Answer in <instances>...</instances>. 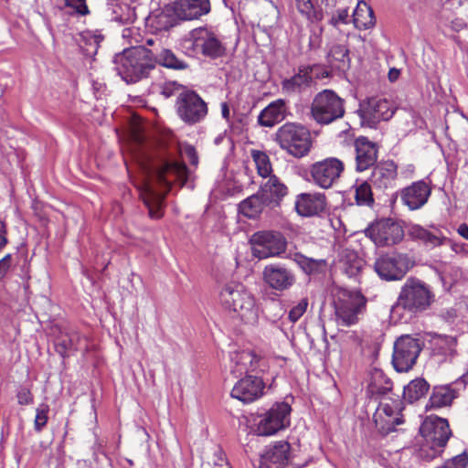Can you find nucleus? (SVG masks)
<instances>
[{
  "label": "nucleus",
  "instance_id": "f257e3e1",
  "mask_svg": "<svg viewBox=\"0 0 468 468\" xmlns=\"http://www.w3.org/2000/svg\"><path fill=\"white\" fill-rule=\"evenodd\" d=\"M172 178L185 185L188 178L186 165L177 162H165L156 169L148 166L142 168L141 177L134 185L152 218L158 219L163 216V202Z\"/></svg>",
  "mask_w": 468,
  "mask_h": 468
},
{
  "label": "nucleus",
  "instance_id": "f03ea898",
  "mask_svg": "<svg viewBox=\"0 0 468 468\" xmlns=\"http://www.w3.org/2000/svg\"><path fill=\"white\" fill-rule=\"evenodd\" d=\"M220 304L226 310L234 313L247 324H253L259 316V307L254 296L240 282L225 283L218 295Z\"/></svg>",
  "mask_w": 468,
  "mask_h": 468
},
{
  "label": "nucleus",
  "instance_id": "7ed1b4c3",
  "mask_svg": "<svg viewBox=\"0 0 468 468\" xmlns=\"http://www.w3.org/2000/svg\"><path fill=\"white\" fill-rule=\"evenodd\" d=\"M118 74L127 83L136 82L146 77L154 68V59L151 50L143 47L124 49L114 58Z\"/></svg>",
  "mask_w": 468,
  "mask_h": 468
},
{
  "label": "nucleus",
  "instance_id": "20e7f679",
  "mask_svg": "<svg viewBox=\"0 0 468 468\" xmlns=\"http://www.w3.org/2000/svg\"><path fill=\"white\" fill-rule=\"evenodd\" d=\"M184 53L189 57L199 55L216 58L225 54L226 48L214 32L207 27H197L181 41Z\"/></svg>",
  "mask_w": 468,
  "mask_h": 468
},
{
  "label": "nucleus",
  "instance_id": "39448f33",
  "mask_svg": "<svg viewBox=\"0 0 468 468\" xmlns=\"http://www.w3.org/2000/svg\"><path fill=\"white\" fill-rule=\"evenodd\" d=\"M420 431L425 440L420 451V457L431 461L441 454L451 436L448 421L437 416H429L422 422Z\"/></svg>",
  "mask_w": 468,
  "mask_h": 468
},
{
  "label": "nucleus",
  "instance_id": "423d86ee",
  "mask_svg": "<svg viewBox=\"0 0 468 468\" xmlns=\"http://www.w3.org/2000/svg\"><path fill=\"white\" fill-rule=\"evenodd\" d=\"M275 141L282 150L294 157L305 155L312 146L309 131L295 122L282 125L275 133Z\"/></svg>",
  "mask_w": 468,
  "mask_h": 468
},
{
  "label": "nucleus",
  "instance_id": "0eeeda50",
  "mask_svg": "<svg viewBox=\"0 0 468 468\" xmlns=\"http://www.w3.org/2000/svg\"><path fill=\"white\" fill-rule=\"evenodd\" d=\"M313 118L320 124H329L345 114V101L335 91L324 90L313 100Z\"/></svg>",
  "mask_w": 468,
  "mask_h": 468
},
{
  "label": "nucleus",
  "instance_id": "6e6552de",
  "mask_svg": "<svg viewBox=\"0 0 468 468\" xmlns=\"http://www.w3.org/2000/svg\"><path fill=\"white\" fill-rule=\"evenodd\" d=\"M430 292L419 281H409L403 287L396 304L391 309L393 316L401 315L400 310L416 312L430 304Z\"/></svg>",
  "mask_w": 468,
  "mask_h": 468
},
{
  "label": "nucleus",
  "instance_id": "1a4fd4ad",
  "mask_svg": "<svg viewBox=\"0 0 468 468\" xmlns=\"http://www.w3.org/2000/svg\"><path fill=\"white\" fill-rule=\"evenodd\" d=\"M338 325L350 326L358 322V315L365 306L364 297L356 292L341 290L334 303Z\"/></svg>",
  "mask_w": 468,
  "mask_h": 468
},
{
  "label": "nucleus",
  "instance_id": "9d476101",
  "mask_svg": "<svg viewBox=\"0 0 468 468\" xmlns=\"http://www.w3.org/2000/svg\"><path fill=\"white\" fill-rule=\"evenodd\" d=\"M291 406L286 402L273 404L265 413L258 417L255 432L260 436H271L286 429L291 422Z\"/></svg>",
  "mask_w": 468,
  "mask_h": 468
},
{
  "label": "nucleus",
  "instance_id": "9b49d317",
  "mask_svg": "<svg viewBox=\"0 0 468 468\" xmlns=\"http://www.w3.org/2000/svg\"><path fill=\"white\" fill-rule=\"evenodd\" d=\"M396 112L393 102L387 99L370 98L363 101L357 109L361 124L375 128L380 122L390 120Z\"/></svg>",
  "mask_w": 468,
  "mask_h": 468
},
{
  "label": "nucleus",
  "instance_id": "f8f14e48",
  "mask_svg": "<svg viewBox=\"0 0 468 468\" xmlns=\"http://www.w3.org/2000/svg\"><path fill=\"white\" fill-rule=\"evenodd\" d=\"M422 349L421 342L409 335L399 337L393 347L392 364L398 372H407L416 363Z\"/></svg>",
  "mask_w": 468,
  "mask_h": 468
},
{
  "label": "nucleus",
  "instance_id": "ddd939ff",
  "mask_svg": "<svg viewBox=\"0 0 468 468\" xmlns=\"http://www.w3.org/2000/svg\"><path fill=\"white\" fill-rule=\"evenodd\" d=\"M229 371L235 377L268 370L267 359L251 349H236L229 353Z\"/></svg>",
  "mask_w": 468,
  "mask_h": 468
},
{
  "label": "nucleus",
  "instance_id": "4468645a",
  "mask_svg": "<svg viewBox=\"0 0 468 468\" xmlns=\"http://www.w3.org/2000/svg\"><path fill=\"white\" fill-rule=\"evenodd\" d=\"M252 254L259 259L275 257L284 252L287 242L285 238L275 231H258L250 239Z\"/></svg>",
  "mask_w": 468,
  "mask_h": 468
},
{
  "label": "nucleus",
  "instance_id": "2eb2a0df",
  "mask_svg": "<svg viewBox=\"0 0 468 468\" xmlns=\"http://www.w3.org/2000/svg\"><path fill=\"white\" fill-rule=\"evenodd\" d=\"M365 233L378 247L398 244L404 237L402 227L391 219H381L371 224Z\"/></svg>",
  "mask_w": 468,
  "mask_h": 468
},
{
  "label": "nucleus",
  "instance_id": "dca6fc26",
  "mask_svg": "<svg viewBox=\"0 0 468 468\" xmlns=\"http://www.w3.org/2000/svg\"><path fill=\"white\" fill-rule=\"evenodd\" d=\"M210 11V3L208 0H175L167 5L164 13L176 20H194L207 15Z\"/></svg>",
  "mask_w": 468,
  "mask_h": 468
},
{
  "label": "nucleus",
  "instance_id": "f3484780",
  "mask_svg": "<svg viewBox=\"0 0 468 468\" xmlns=\"http://www.w3.org/2000/svg\"><path fill=\"white\" fill-rule=\"evenodd\" d=\"M343 171V162L335 157L325 158L311 166L312 178L322 188L332 186Z\"/></svg>",
  "mask_w": 468,
  "mask_h": 468
},
{
  "label": "nucleus",
  "instance_id": "a211bd4d",
  "mask_svg": "<svg viewBox=\"0 0 468 468\" xmlns=\"http://www.w3.org/2000/svg\"><path fill=\"white\" fill-rule=\"evenodd\" d=\"M265 383L257 376L246 375L233 386L230 396L242 403H252L264 395Z\"/></svg>",
  "mask_w": 468,
  "mask_h": 468
},
{
  "label": "nucleus",
  "instance_id": "6ab92c4d",
  "mask_svg": "<svg viewBox=\"0 0 468 468\" xmlns=\"http://www.w3.org/2000/svg\"><path fill=\"white\" fill-rule=\"evenodd\" d=\"M401 402L399 399H387L381 402L374 414V421L382 432H390L402 423Z\"/></svg>",
  "mask_w": 468,
  "mask_h": 468
},
{
  "label": "nucleus",
  "instance_id": "aec40b11",
  "mask_svg": "<svg viewBox=\"0 0 468 468\" xmlns=\"http://www.w3.org/2000/svg\"><path fill=\"white\" fill-rule=\"evenodd\" d=\"M176 110L180 118L186 122L195 123L207 114L206 103L195 92H183L176 101Z\"/></svg>",
  "mask_w": 468,
  "mask_h": 468
},
{
  "label": "nucleus",
  "instance_id": "412c9836",
  "mask_svg": "<svg viewBox=\"0 0 468 468\" xmlns=\"http://www.w3.org/2000/svg\"><path fill=\"white\" fill-rule=\"evenodd\" d=\"M410 262L406 256L400 254L384 255L375 262L377 273L385 280H400L409 270Z\"/></svg>",
  "mask_w": 468,
  "mask_h": 468
},
{
  "label": "nucleus",
  "instance_id": "4be33fe9",
  "mask_svg": "<svg viewBox=\"0 0 468 468\" xmlns=\"http://www.w3.org/2000/svg\"><path fill=\"white\" fill-rule=\"evenodd\" d=\"M290 444L277 441L266 447L261 456L260 468H284L290 461Z\"/></svg>",
  "mask_w": 468,
  "mask_h": 468
},
{
  "label": "nucleus",
  "instance_id": "5701e85b",
  "mask_svg": "<svg viewBox=\"0 0 468 468\" xmlns=\"http://www.w3.org/2000/svg\"><path fill=\"white\" fill-rule=\"evenodd\" d=\"M314 74L322 78L329 76V72L326 69H321L317 66H314L312 68H303L301 69L299 72L292 78L282 80V91L288 94L300 92L302 90L310 86Z\"/></svg>",
  "mask_w": 468,
  "mask_h": 468
},
{
  "label": "nucleus",
  "instance_id": "b1692460",
  "mask_svg": "<svg viewBox=\"0 0 468 468\" xmlns=\"http://www.w3.org/2000/svg\"><path fill=\"white\" fill-rule=\"evenodd\" d=\"M262 275L264 282L275 291L288 290L295 282L293 272L278 264L267 265Z\"/></svg>",
  "mask_w": 468,
  "mask_h": 468
},
{
  "label": "nucleus",
  "instance_id": "393cba45",
  "mask_svg": "<svg viewBox=\"0 0 468 468\" xmlns=\"http://www.w3.org/2000/svg\"><path fill=\"white\" fill-rule=\"evenodd\" d=\"M431 193V189L429 185L425 181L420 180L403 188L400 192V199L409 209L416 210L427 203Z\"/></svg>",
  "mask_w": 468,
  "mask_h": 468
},
{
  "label": "nucleus",
  "instance_id": "a878e982",
  "mask_svg": "<svg viewBox=\"0 0 468 468\" xmlns=\"http://www.w3.org/2000/svg\"><path fill=\"white\" fill-rule=\"evenodd\" d=\"M295 210L302 217H313L325 207V197L321 193H302L296 196Z\"/></svg>",
  "mask_w": 468,
  "mask_h": 468
},
{
  "label": "nucleus",
  "instance_id": "bb28decb",
  "mask_svg": "<svg viewBox=\"0 0 468 468\" xmlns=\"http://www.w3.org/2000/svg\"><path fill=\"white\" fill-rule=\"evenodd\" d=\"M355 146L356 169L358 171H365L376 163L378 151L372 142L366 137H359L356 140Z\"/></svg>",
  "mask_w": 468,
  "mask_h": 468
},
{
  "label": "nucleus",
  "instance_id": "cd10ccee",
  "mask_svg": "<svg viewBox=\"0 0 468 468\" xmlns=\"http://www.w3.org/2000/svg\"><path fill=\"white\" fill-rule=\"evenodd\" d=\"M286 102L282 99L271 101L259 114L258 122L261 126L272 127L284 120L286 116Z\"/></svg>",
  "mask_w": 468,
  "mask_h": 468
},
{
  "label": "nucleus",
  "instance_id": "c85d7f7f",
  "mask_svg": "<svg viewBox=\"0 0 468 468\" xmlns=\"http://www.w3.org/2000/svg\"><path fill=\"white\" fill-rule=\"evenodd\" d=\"M287 194V186L275 176H271L261 186V196L267 203L278 204Z\"/></svg>",
  "mask_w": 468,
  "mask_h": 468
},
{
  "label": "nucleus",
  "instance_id": "c756f323",
  "mask_svg": "<svg viewBox=\"0 0 468 468\" xmlns=\"http://www.w3.org/2000/svg\"><path fill=\"white\" fill-rule=\"evenodd\" d=\"M397 176V166L393 162H386L375 167L372 174L374 184L387 188L391 186Z\"/></svg>",
  "mask_w": 468,
  "mask_h": 468
},
{
  "label": "nucleus",
  "instance_id": "7c9ffc66",
  "mask_svg": "<svg viewBox=\"0 0 468 468\" xmlns=\"http://www.w3.org/2000/svg\"><path fill=\"white\" fill-rule=\"evenodd\" d=\"M352 21L359 30L372 27L375 25L373 10L366 2L359 1L354 10Z\"/></svg>",
  "mask_w": 468,
  "mask_h": 468
},
{
  "label": "nucleus",
  "instance_id": "2f4dec72",
  "mask_svg": "<svg viewBox=\"0 0 468 468\" xmlns=\"http://www.w3.org/2000/svg\"><path fill=\"white\" fill-rule=\"evenodd\" d=\"M408 232L412 239L421 241L429 248L438 247L446 240L442 235L431 232L420 225L410 226Z\"/></svg>",
  "mask_w": 468,
  "mask_h": 468
},
{
  "label": "nucleus",
  "instance_id": "473e14b6",
  "mask_svg": "<svg viewBox=\"0 0 468 468\" xmlns=\"http://www.w3.org/2000/svg\"><path fill=\"white\" fill-rule=\"evenodd\" d=\"M368 389L372 395L386 394L392 389V382L381 369L374 368L370 372Z\"/></svg>",
  "mask_w": 468,
  "mask_h": 468
},
{
  "label": "nucleus",
  "instance_id": "72a5a7b5",
  "mask_svg": "<svg viewBox=\"0 0 468 468\" xmlns=\"http://www.w3.org/2000/svg\"><path fill=\"white\" fill-rule=\"evenodd\" d=\"M455 396V391L449 385L435 387L427 407L431 409L446 407L452 403Z\"/></svg>",
  "mask_w": 468,
  "mask_h": 468
},
{
  "label": "nucleus",
  "instance_id": "f704fd0d",
  "mask_svg": "<svg viewBox=\"0 0 468 468\" xmlns=\"http://www.w3.org/2000/svg\"><path fill=\"white\" fill-rule=\"evenodd\" d=\"M294 3L297 11L308 23L316 24L324 19L323 9L315 6L312 0H294Z\"/></svg>",
  "mask_w": 468,
  "mask_h": 468
},
{
  "label": "nucleus",
  "instance_id": "c9c22d12",
  "mask_svg": "<svg viewBox=\"0 0 468 468\" xmlns=\"http://www.w3.org/2000/svg\"><path fill=\"white\" fill-rule=\"evenodd\" d=\"M327 62L333 69L345 70L349 64L348 50L344 45H334L331 47Z\"/></svg>",
  "mask_w": 468,
  "mask_h": 468
},
{
  "label": "nucleus",
  "instance_id": "e433bc0d",
  "mask_svg": "<svg viewBox=\"0 0 468 468\" xmlns=\"http://www.w3.org/2000/svg\"><path fill=\"white\" fill-rule=\"evenodd\" d=\"M265 204L262 196L252 195L239 204V210L243 216L253 218L261 213Z\"/></svg>",
  "mask_w": 468,
  "mask_h": 468
},
{
  "label": "nucleus",
  "instance_id": "4c0bfd02",
  "mask_svg": "<svg viewBox=\"0 0 468 468\" xmlns=\"http://www.w3.org/2000/svg\"><path fill=\"white\" fill-rule=\"evenodd\" d=\"M341 263L345 272L352 277L356 276L363 268L364 261L357 253L351 250H345L341 256Z\"/></svg>",
  "mask_w": 468,
  "mask_h": 468
},
{
  "label": "nucleus",
  "instance_id": "58836bf2",
  "mask_svg": "<svg viewBox=\"0 0 468 468\" xmlns=\"http://www.w3.org/2000/svg\"><path fill=\"white\" fill-rule=\"evenodd\" d=\"M429 389V384L423 378H416L404 387L403 396L405 399L412 402L423 397Z\"/></svg>",
  "mask_w": 468,
  "mask_h": 468
},
{
  "label": "nucleus",
  "instance_id": "ea45409f",
  "mask_svg": "<svg viewBox=\"0 0 468 468\" xmlns=\"http://www.w3.org/2000/svg\"><path fill=\"white\" fill-rule=\"evenodd\" d=\"M293 260L307 274L322 271L325 268L326 264L324 260H314L299 253L294 255Z\"/></svg>",
  "mask_w": 468,
  "mask_h": 468
},
{
  "label": "nucleus",
  "instance_id": "a19ab883",
  "mask_svg": "<svg viewBox=\"0 0 468 468\" xmlns=\"http://www.w3.org/2000/svg\"><path fill=\"white\" fill-rule=\"evenodd\" d=\"M251 157L255 163L259 176L264 178L270 177L272 168L269 156L264 152L252 150Z\"/></svg>",
  "mask_w": 468,
  "mask_h": 468
},
{
  "label": "nucleus",
  "instance_id": "79ce46f5",
  "mask_svg": "<svg viewBox=\"0 0 468 468\" xmlns=\"http://www.w3.org/2000/svg\"><path fill=\"white\" fill-rule=\"evenodd\" d=\"M154 64L159 63L160 65L171 68V69H184L186 65L184 62L177 59L175 54L169 49H163L154 58Z\"/></svg>",
  "mask_w": 468,
  "mask_h": 468
},
{
  "label": "nucleus",
  "instance_id": "37998d69",
  "mask_svg": "<svg viewBox=\"0 0 468 468\" xmlns=\"http://www.w3.org/2000/svg\"><path fill=\"white\" fill-rule=\"evenodd\" d=\"M433 352L447 356L453 351L455 341L451 336H436L432 340Z\"/></svg>",
  "mask_w": 468,
  "mask_h": 468
},
{
  "label": "nucleus",
  "instance_id": "c03bdc74",
  "mask_svg": "<svg viewBox=\"0 0 468 468\" xmlns=\"http://www.w3.org/2000/svg\"><path fill=\"white\" fill-rule=\"evenodd\" d=\"M355 197L357 205L359 206H369L373 203V197L371 187L367 182H362L356 186Z\"/></svg>",
  "mask_w": 468,
  "mask_h": 468
},
{
  "label": "nucleus",
  "instance_id": "a18cd8bd",
  "mask_svg": "<svg viewBox=\"0 0 468 468\" xmlns=\"http://www.w3.org/2000/svg\"><path fill=\"white\" fill-rule=\"evenodd\" d=\"M48 406L47 404H41L37 408L35 417V428L37 431H40L48 421Z\"/></svg>",
  "mask_w": 468,
  "mask_h": 468
},
{
  "label": "nucleus",
  "instance_id": "49530a36",
  "mask_svg": "<svg viewBox=\"0 0 468 468\" xmlns=\"http://www.w3.org/2000/svg\"><path fill=\"white\" fill-rule=\"evenodd\" d=\"M308 307V300L306 298L302 299L295 306H293L290 313L289 318L292 322L298 321L303 314L306 312Z\"/></svg>",
  "mask_w": 468,
  "mask_h": 468
},
{
  "label": "nucleus",
  "instance_id": "de8ad7c7",
  "mask_svg": "<svg viewBox=\"0 0 468 468\" xmlns=\"http://www.w3.org/2000/svg\"><path fill=\"white\" fill-rule=\"evenodd\" d=\"M180 154L184 160H187L191 165H197L198 158L196 149L189 144H185L180 147Z\"/></svg>",
  "mask_w": 468,
  "mask_h": 468
},
{
  "label": "nucleus",
  "instance_id": "09e8293b",
  "mask_svg": "<svg viewBox=\"0 0 468 468\" xmlns=\"http://www.w3.org/2000/svg\"><path fill=\"white\" fill-rule=\"evenodd\" d=\"M56 348L62 356H66L69 352L76 349L77 347L74 346L73 339L71 337L65 336L57 342Z\"/></svg>",
  "mask_w": 468,
  "mask_h": 468
},
{
  "label": "nucleus",
  "instance_id": "8fccbe9b",
  "mask_svg": "<svg viewBox=\"0 0 468 468\" xmlns=\"http://www.w3.org/2000/svg\"><path fill=\"white\" fill-rule=\"evenodd\" d=\"M67 5L74 8L80 15H87L89 13L86 0H66Z\"/></svg>",
  "mask_w": 468,
  "mask_h": 468
},
{
  "label": "nucleus",
  "instance_id": "3c124183",
  "mask_svg": "<svg viewBox=\"0 0 468 468\" xmlns=\"http://www.w3.org/2000/svg\"><path fill=\"white\" fill-rule=\"evenodd\" d=\"M348 10L344 8V9H339L337 10V13L335 16H334L332 18H331V24L333 26H338L340 24H347L348 23Z\"/></svg>",
  "mask_w": 468,
  "mask_h": 468
},
{
  "label": "nucleus",
  "instance_id": "603ef678",
  "mask_svg": "<svg viewBox=\"0 0 468 468\" xmlns=\"http://www.w3.org/2000/svg\"><path fill=\"white\" fill-rule=\"evenodd\" d=\"M131 136L133 140L135 142H142L143 141V135H142V129L140 126V120L139 118H134L132 127H131Z\"/></svg>",
  "mask_w": 468,
  "mask_h": 468
},
{
  "label": "nucleus",
  "instance_id": "864d4df0",
  "mask_svg": "<svg viewBox=\"0 0 468 468\" xmlns=\"http://www.w3.org/2000/svg\"><path fill=\"white\" fill-rule=\"evenodd\" d=\"M17 400L20 405H28L33 401L31 392L27 388H22L17 393Z\"/></svg>",
  "mask_w": 468,
  "mask_h": 468
},
{
  "label": "nucleus",
  "instance_id": "5fc2aeb1",
  "mask_svg": "<svg viewBox=\"0 0 468 468\" xmlns=\"http://www.w3.org/2000/svg\"><path fill=\"white\" fill-rule=\"evenodd\" d=\"M11 254H6L0 260V280H2L10 268Z\"/></svg>",
  "mask_w": 468,
  "mask_h": 468
},
{
  "label": "nucleus",
  "instance_id": "6e6d98bb",
  "mask_svg": "<svg viewBox=\"0 0 468 468\" xmlns=\"http://www.w3.org/2000/svg\"><path fill=\"white\" fill-rule=\"evenodd\" d=\"M215 457L217 460L215 461L214 468H230L224 454L220 451L216 452Z\"/></svg>",
  "mask_w": 468,
  "mask_h": 468
},
{
  "label": "nucleus",
  "instance_id": "4d7b16f0",
  "mask_svg": "<svg viewBox=\"0 0 468 468\" xmlns=\"http://www.w3.org/2000/svg\"><path fill=\"white\" fill-rule=\"evenodd\" d=\"M126 14L121 15L120 16H116L121 23H132L135 19V14L133 10H131L128 6H125Z\"/></svg>",
  "mask_w": 468,
  "mask_h": 468
},
{
  "label": "nucleus",
  "instance_id": "13d9d810",
  "mask_svg": "<svg viewBox=\"0 0 468 468\" xmlns=\"http://www.w3.org/2000/svg\"><path fill=\"white\" fill-rule=\"evenodd\" d=\"M6 235V226L4 221L0 220V250H2L7 244Z\"/></svg>",
  "mask_w": 468,
  "mask_h": 468
},
{
  "label": "nucleus",
  "instance_id": "bf43d9fd",
  "mask_svg": "<svg viewBox=\"0 0 468 468\" xmlns=\"http://www.w3.org/2000/svg\"><path fill=\"white\" fill-rule=\"evenodd\" d=\"M343 337L345 340H352L356 346H358L360 344V338L355 332H346L343 335Z\"/></svg>",
  "mask_w": 468,
  "mask_h": 468
},
{
  "label": "nucleus",
  "instance_id": "052dcab7",
  "mask_svg": "<svg viewBox=\"0 0 468 468\" xmlns=\"http://www.w3.org/2000/svg\"><path fill=\"white\" fill-rule=\"evenodd\" d=\"M399 75L400 70L396 68H392L388 71V78L390 82H395L399 79Z\"/></svg>",
  "mask_w": 468,
  "mask_h": 468
},
{
  "label": "nucleus",
  "instance_id": "680f3d73",
  "mask_svg": "<svg viewBox=\"0 0 468 468\" xmlns=\"http://www.w3.org/2000/svg\"><path fill=\"white\" fill-rule=\"evenodd\" d=\"M465 26L466 24L462 19H455L452 22V27L456 31L462 30Z\"/></svg>",
  "mask_w": 468,
  "mask_h": 468
},
{
  "label": "nucleus",
  "instance_id": "e2e57ef3",
  "mask_svg": "<svg viewBox=\"0 0 468 468\" xmlns=\"http://www.w3.org/2000/svg\"><path fill=\"white\" fill-rule=\"evenodd\" d=\"M457 231L463 239L468 240V226L466 224H461Z\"/></svg>",
  "mask_w": 468,
  "mask_h": 468
},
{
  "label": "nucleus",
  "instance_id": "0e129e2a",
  "mask_svg": "<svg viewBox=\"0 0 468 468\" xmlns=\"http://www.w3.org/2000/svg\"><path fill=\"white\" fill-rule=\"evenodd\" d=\"M221 113L225 119L228 120L229 118V108L226 102L221 103Z\"/></svg>",
  "mask_w": 468,
  "mask_h": 468
},
{
  "label": "nucleus",
  "instance_id": "69168bd1",
  "mask_svg": "<svg viewBox=\"0 0 468 468\" xmlns=\"http://www.w3.org/2000/svg\"><path fill=\"white\" fill-rule=\"evenodd\" d=\"M101 40L102 37L101 35H94L93 41L95 45H99Z\"/></svg>",
  "mask_w": 468,
  "mask_h": 468
},
{
  "label": "nucleus",
  "instance_id": "338daca9",
  "mask_svg": "<svg viewBox=\"0 0 468 468\" xmlns=\"http://www.w3.org/2000/svg\"><path fill=\"white\" fill-rule=\"evenodd\" d=\"M130 33H131V29L130 28H125L122 31V37H128L130 36Z\"/></svg>",
  "mask_w": 468,
  "mask_h": 468
},
{
  "label": "nucleus",
  "instance_id": "774afa93",
  "mask_svg": "<svg viewBox=\"0 0 468 468\" xmlns=\"http://www.w3.org/2000/svg\"><path fill=\"white\" fill-rule=\"evenodd\" d=\"M463 378L464 379H468V368H467L466 373L463 376Z\"/></svg>",
  "mask_w": 468,
  "mask_h": 468
}]
</instances>
